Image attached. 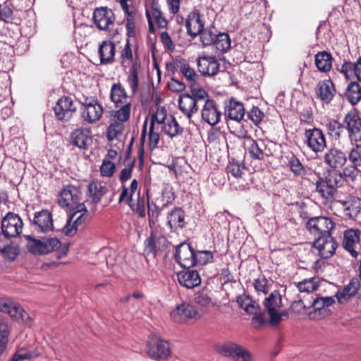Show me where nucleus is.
Listing matches in <instances>:
<instances>
[{
    "label": "nucleus",
    "instance_id": "43",
    "mask_svg": "<svg viewBox=\"0 0 361 361\" xmlns=\"http://www.w3.org/2000/svg\"><path fill=\"white\" fill-rule=\"evenodd\" d=\"M124 130V124L122 122L116 121L112 119L106 130V137L108 140L112 141L121 136Z\"/></svg>",
    "mask_w": 361,
    "mask_h": 361
},
{
    "label": "nucleus",
    "instance_id": "57",
    "mask_svg": "<svg viewBox=\"0 0 361 361\" xmlns=\"http://www.w3.org/2000/svg\"><path fill=\"white\" fill-rule=\"evenodd\" d=\"M13 16V6L8 1L0 4V21L8 23Z\"/></svg>",
    "mask_w": 361,
    "mask_h": 361
},
{
    "label": "nucleus",
    "instance_id": "23",
    "mask_svg": "<svg viewBox=\"0 0 361 361\" xmlns=\"http://www.w3.org/2000/svg\"><path fill=\"white\" fill-rule=\"evenodd\" d=\"M324 162L332 169H339L345 165L347 161L346 154L340 149L331 147L324 157Z\"/></svg>",
    "mask_w": 361,
    "mask_h": 361
},
{
    "label": "nucleus",
    "instance_id": "27",
    "mask_svg": "<svg viewBox=\"0 0 361 361\" xmlns=\"http://www.w3.org/2000/svg\"><path fill=\"white\" fill-rule=\"evenodd\" d=\"M115 54V44L109 40L103 41L98 49V54L100 59V63H112L114 61Z\"/></svg>",
    "mask_w": 361,
    "mask_h": 361
},
{
    "label": "nucleus",
    "instance_id": "3",
    "mask_svg": "<svg viewBox=\"0 0 361 361\" xmlns=\"http://www.w3.org/2000/svg\"><path fill=\"white\" fill-rule=\"evenodd\" d=\"M343 125L352 144L361 142V116L356 110H351L345 115Z\"/></svg>",
    "mask_w": 361,
    "mask_h": 361
},
{
    "label": "nucleus",
    "instance_id": "44",
    "mask_svg": "<svg viewBox=\"0 0 361 361\" xmlns=\"http://www.w3.org/2000/svg\"><path fill=\"white\" fill-rule=\"evenodd\" d=\"M9 333L10 330L7 322L0 318V356L7 347Z\"/></svg>",
    "mask_w": 361,
    "mask_h": 361
},
{
    "label": "nucleus",
    "instance_id": "17",
    "mask_svg": "<svg viewBox=\"0 0 361 361\" xmlns=\"http://www.w3.org/2000/svg\"><path fill=\"white\" fill-rule=\"evenodd\" d=\"M313 246L320 257L328 259L335 253L337 243L332 235H326L317 237Z\"/></svg>",
    "mask_w": 361,
    "mask_h": 361
},
{
    "label": "nucleus",
    "instance_id": "30",
    "mask_svg": "<svg viewBox=\"0 0 361 361\" xmlns=\"http://www.w3.org/2000/svg\"><path fill=\"white\" fill-rule=\"evenodd\" d=\"M110 98L117 107L125 103L130 102L128 99L125 88L119 82L112 85Z\"/></svg>",
    "mask_w": 361,
    "mask_h": 361
},
{
    "label": "nucleus",
    "instance_id": "42",
    "mask_svg": "<svg viewBox=\"0 0 361 361\" xmlns=\"http://www.w3.org/2000/svg\"><path fill=\"white\" fill-rule=\"evenodd\" d=\"M288 166L293 174L298 177H303L306 175L307 171L298 158L292 154L288 157Z\"/></svg>",
    "mask_w": 361,
    "mask_h": 361
},
{
    "label": "nucleus",
    "instance_id": "63",
    "mask_svg": "<svg viewBox=\"0 0 361 361\" xmlns=\"http://www.w3.org/2000/svg\"><path fill=\"white\" fill-rule=\"evenodd\" d=\"M250 119L256 125L259 124L264 118V113L256 106H253L248 112Z\"/></svg>",
    "mask_w": 361,
    "mask_h": 361
},
{
    "label": "nucleus",
    "instance_id": "2",
    "mask_svg": "<svg viewBox=\"0 0 361 361\" xmlns=\"http://www.w3.org/2000/svg\"><path fill=\"white\" fill-rule=\"evenodd\" d=\"M185 254L188 252L189 257H185L182 263V267L190 268L195 264H200L204 265L213 262V254L209 250H201L195 252L192 245L188 242H182V252Z\"/></svg>",
    "mask_w": 361,
    "mask_h": 361
},
{
    "label": "nucleus",
    "instance_id": "61",
    "mask_svg": "<svg viewBox=\"0 0 361 361\" xmlns=\"http://www.w3.org/2000/svg\"><path fill=\"white\" fill-rule=\"evenodd\" d=\"M329 129L330 130H336L335 133L336 140H338V142L340 147H344L345 145L343 141H342L341 138V133L343 131V126L337 121H333L329 124Z\"/></svg>",
    "mask_w": 361,
    "mask_h": 361
},
{
    "label": "nucleus",
    "instance_id": "5",
    "mask_svg": "<svg viewBox=\"0 0 361 361\" xmlns=\"http://www.w3.org/2000/svg\"><path fill=\"white\" fill-rule=\"evenodd\" d=\"M27 248L35 255H44L54 251L60 246V241L56 238L35 239L30 235H27Z\"/></svg>",
    "mask_w": 361,
    "mask_h": 361
},
{
    "label": "nucleus",
    "instance_id": "22",
    "mask_svg": "<svg viewBox=\"0 0 361 361\" xmlns=\"http://www.w3.org/2000/svg\"><path fill=\"white\" fill-rule=\"evenodd\" d=\"M360 287V279L358 278L352 279L347 285L338 289L336 292V297L338 302L343 304L348 302L357 294Z\"/></svg>",
    "mask_w": 361,
    "mask_h": 361
},
{
    "label": "nucleus",
    "instance_id": "14",
    "mask_svg": "<svg viewBox=\"0 0 361 361\" xmlns=\"http://www.w3.org/2000/svg\"><path fill=\"white\" fill-rule=\"evenodd\" d=\"M146 352L153 359H164L170 355L171 349L167 341L152 336L147 343Z\"/></svg>",
    "mask_w": 361,
    "mask_h": 361
},
{
    "label": "nucleus",
    "instance_id": "41",
    "mask_svg": "<svg viewBox=\"0 0 361 361\" xmlns=\"http://www.w3.org/2000/svg\"><path fill=\"white\" fill-rule=\"evenodd\" d=\"M167 224L171 231L176 232L177 234L180 228V208L175 207L168 215Z\"/></svg>",
    "mask_w": 361,
    "mask_h": 361
},
{
    "label": "nucleus",
    "instance_id": "26",
    "mask_svg": "<svg viewBox=\"0 0 361 361\" xmlns=\"http://www.w3.org/2000/svg\"><path fill=\"white\" fill-rule=\"evenodd\" d=\"M331 297H322L315 299L312 303L313 312L310 313V317L314 319H319L327 314V307L334 303Z\"/></svg>",
    "mask_w": 361,
    "mask_h": 361
},
{
    "label": "nucleus",
    "instance_id": "62",
    "mask_svg": "<svg viewBox=\"0 0 361 361\" xmlns=\"http://www.w3.org/2000/svg\"><path fill=\"white\" fill-rule=\"evenodd\" d=\"M166 118V110L164 107H158L154 114H153L151 119V123L154 125L155 122L158 124L164 123Z\"/></svg>",
    "mask_w": 361,
    "mask_h": 361
},
{
    "label": "nucleus",
    "instance_id": "24",
    "mask_svg": "<svg viewBox=\"0 0 361 361\" xmlns=\"http://www.w3.org/2000/svg\"><path fill=\"white\" fill-rule=\"evenodd\" d=\"M90 130L87 128H78L70 135V143L81 149H85L92 143Z\"/></svg>",
    "mask_w": 361,
    "mask_h": 361
},
{
    "label": "nucleus",
    "instance_id": "52",
    "mask_svg": "<svg viewBox=\"0 0 361 361\" xmlns=\"http://www.w3.org/2000/svg\"><path fill=\"white\" fill-rule=\"evenodd\" d=\"M146 15L148 23H153L151 15L154 18L156 23H168V21L162 16V13L159 8V4H157V6L151 5V13L148 9H147Z\"/></svg>",
    "mask_w": 361,
    "mask_h": 361
},
{
    "label": "nucleus",
    "instance_id": "53",
    "mask_svg": "<svg viewBox=\"0 0 361 361\" xmlns=\"http://www.w3.org/2000/svg\"><path fill=\"white\" fill-rule=\"evenodd\" d=\"M253 286L258 293L267 294L271 289V283L264 276L255 279Z\"/></svg>",
    "mask_w": 361,
    "mask_h": 361
},
{
    "label": "nucleus",
    "instance_id": "45",
    "mask_svg": "<svg viewBox=\"0 0 361 361\" xmlns=\"http://www.w3.org/2000/svg\"><path fill=\"white\" fill-rule=\"evenodd\" d=\"M121 108L116 111L113 114V120L124 122L128 121L131 111V102L125 103L120 105Z\"/></svg>",
    "mask_w": 361,
    "mask_h": 361
},
{
    "label": "nucleus",
    "instance_id": "19",
    "mask_svg": "<svg viewBox=\"0 0 361 361\" xmlns=\"http://www.w3.org/2000/svg\"><path fill=\"white\" fill-rule=\"evenodd\" d=\"M32 224L37 231L42 233H48L54 230L52 214L47 209L35 212Z\"/></svg>",
    "mask_w": 361,
    "mask_h": 361
},
{
    "label": "nucleus",
    "instance_id": "33",
    "mask_svg": "<svg viewBox=\"0 0 361 361\" xmlns=\"http://www.w3.org/2000/svg\"><path fill=\"white\" fill-rule=\"evenodd\" d=\"M333 58L326 51L318 52L314 56V63L317 69L324 73L329 71L332 66Z\"/></svg>",
    "mask_w": 361,
    "mask_h": 361
},
{
    "label": "nucleus",
    "instance_id": "9",
    "mask_svg": "<svg viewBox=\"0 0 361 361\" xmlns=\"http://www.w3.org/2000/svg\"><path fill=\"white\" fill-rule=\"evenodd\" d=\"M237 302L247 314H253L252 324L255 328H259L265 323L259 305L250 297L245 295L239 296Z\"/></svg>",
    "mask_w": 361,
    "mask_h": 361
},
{
    "label": "nucleus",
    "instance_id": "4",
    "mask_svg": "<svg viewBox=\"0 0 361 361\" xmlns=\"http://www.w3.org/2000/svg\"><path fill=\"white\" fill-rule=\"evenodd\" d=\"M207 97V94L204 90L192 86L190 94H182V113L190 119L192 115L197 111V102Z\"/></svg>",
    "mask_w": 361,
    "mask_h": 361
},
{
    "label": "nucleus",
    "instance_id": "40",
    "mask_svg": "<svg viewBox=\"0 0 361 361\" xmlns=\"http://www.w3.org/2000/svg\"><path fill=\"white\" fill-rule=\"evenodd\" d=\"M145 198H140L139 192L137 193V199L132 197L128 198V204L129 207L142 218L145 216Z\"/></svg>",
    "mask_w": 361,
    "mask_h": 361
},
{
    "label": "nucleus",
    "instance_id": "15",
    "mask_svg": "<svg viewBox=\"0 0 361 361\" xmlns=\"http://www.w3.org/2000/svg\"><path fill=\"white\" fill-rule=\"evenodd\" d=\"M82 197V192L78 187L68 185L64 186L59 193V204L62 207H73L78 205Z\"/></svg>",
    "mask_w": 361,
    "mask_h": 361
},
{
    "label": "nucleus",
    "instance_id": "6",
    "mask_svg": "<svg viewBox=\"0 0 361 361\" xmlns=\"http://www.w3.org/2000/svg\"><path fill=\"white\" fill-rule=\"evenodd\" d=\"M81 117L86 123L94 124L101 119L104 114V108L97 99L87 98L81 102Z\"/></svg>",
    "mask_w": 361,
    "mask_h": 361
},
{
    "label": "nucleus",
    "instance_id": "58",
    "mask_svg": "<svg viewBox=\"0 0 361 361\" xmlns=\"http://www.w3.org/2000/svg\"><path fill=\"white\" fill-rule=\"evenodd\" d=\"M182 314L186 318L194 319L195 320L202 316V314L200 313L195 307L185 304H182Z\"/></svg>",
    "mask_w": 361,
    "mask_h": 361
},
{
    "label": "nucleus",
    "instance_id": "38",
    "mask_svg": "<svg viewBox=\"0 0 361 361\" xmlns=\"http://www.w3.org/2000/svg\"><path fill=\"white\" fill-rule=\"evenodd\" d=\"M345 207V215L350 218L356 217L361 212V199L357 197H352L348 202L343 204Z\"/></svg>",
    "mask_w": 361,
    "mask_h": 361
},
{
    "label": "nucleus",
    "instance_id": "35",
    "mask_svg": "<svg viewBox=\"0 0 361 361\" xmlns=\"http://www.w3.org/2000/svg\"><path fill=\"white\" fill-rule=\"evenodd\" d=\"M182 286L187 288H192L199 286L201 283V279L198 272L195 270L187 269L185 271H182Z\"/></svg>",
    "mask_w": 361,
    "mask_h": 361
},
{
    "label": "nucleus",
    "instance_id": "47",
    "mask_svg": "<svg viewBox=\"0 0 361 361\" xmlns=\"http://www.w3.org/2000/svg\"><path fill=\"white\" fill-rule=\"evenodd\" d=\"M357 166H355L354 164L346 166L343 172L338 176V179L343 177L346 181H355L361 173Z\"/></svg>",
    "mask_w": 361,
    "mask_h": 361
},
{
    "label": "nucleus",
    "instance_id": "37",
    "mask_svg": "<svg viewBox=\"0 0 361 361\" xmlns=\"http://www.w3.org/2000/svg\"><path fill=\"white\" fill-rule=\"evenodd\" d=\"M73 212L69 216L70 221L78 228L85 220V215L87 213L85 205L83 203L78 204L73 209Z\"/></svg>",
    "mask_w": 361,
    "mask_h": 361
},
{
    "label": "nucleus",
    "instance_id": "20",
    "mask_svg": "<svg viewBox=\"0 0 361 361\" xmlns=\"http://www.w3.org/2000/svg\"><path fill=\"white\" fill-rule=\"evenodd\" d=\"M221 112L216 102L212 99H207L202 109V118L204 121L210 126H215L219 123Z\"/></svg>",
    "mask_w": 361,
    "mask_h": 361
},
{
    "label": "nucleus",
    "instance_id": "34",
    "mask_svg": "<svg viewBox=\"0 0 361 361\" xmlns=\"http://www.w3.org/2000/svg\"><path fill=\"white\" fill-rule=\"evenodd\" d=\"M92 19L93 23H114V14L106 6L97 7L94 10Z\"/></svg>",
    "mask_w": 361,
    "mask_h": 361
},
{
    "label": "nucleus",
    "instance_id": "16",
    "mask_svg": "<svg viewBox=\"0 0 361 361\" xmlns=\"http://www.w3.org/2000/svg\"><path fill=\"white\" fill-rule=\"evenodd\" d=\"M338 186V179L336 174H329L324 178H320L316 183L317 191L326 200L332 198Z\"/></svg>",
    "mask_w": 361,
    "mask_h": 361
},
{
    "label": "nucleus",
    "instance_id": "11",
    "mask_svg": "<svg viewBox=\"0 0 361 361\" xmlns=\"http://www.w3.org/2000/svg\"><path fill=\"white\" fill-rule=\"evenodd\" d=\"M304 142L313 152H322L326 147V140L323 132L317 128L305 130Z\"/></svg>",
    "mask_w": 361,
    "mask_h": 361
},
{
    "label": "nucleus",
    "instance_id": "56",
    "mask_svg": "<svg viewBox=\"0 0 361 361\" xmlns=\"http://www.w3.org/2000/svg\"><path fill=\"white\" fill-rule=\"evenodd\" d=\"M349 160L355 166H361V145L355 142L353 148L349 152Z\"/></svg>",
    "mask_w": 361,
    "mask_h": 361
},
{
    "label": "nucleus",
    "instance_id": "28",
    "mask_svg": "<svg viewBox=\"0 0 361 361\" xmlns=\"http://www.w3.org/2000/svg\"><path fill=\"white\" fill-rule=\"evenodd\" d=\"M7 310L4 313H7L10 317L16 320L21 321L23 323L29 324L31 321L30 315L18 304L8 300L7 302Z\"/></svg>",
    "mask_w": 361,
    "mask_h": 361
},
{
    "label": "nucleus",
    "instance_id": "31",
    "mask_svg": "<svg viewBox=\"0 0 361 361\" xmlns=\"http://www.w3.org/2000/svg\"><path fill=\"white\" fill-rule=\"evenodd\" d=\"M226 114L230 119L240 121L245 115V109L243 104L231 99L226 106Z\"/></svg>",
    "mask_w": 361,
    "mask_h": 361
},
{
    "label": "nucleus",
    "instance_id": "39",
    "mask_svg": "<svg viewBox=\"0 0 361 361\" xmlns=\"http://www.w3.org/2000/svg\"><path fill=\"white\" fill-rule=\"evenodd\" d=\"M212 44L218 51L224 53L231 48V39L227 33L219 32L217 33Z\"/></svg>",
    "mask_w": 361,
    "mask_h": 361
},
{
    "label": "nucleus",
    "instance_id": "49",
    "mask_svg": "<svg viewBox=\"0 0 361 361\" xmlns=\"http://www.w3.org/2000/svg\"><path fill=\"white\" fill-rule=\"evenodd\" d=\"M162 129L164 133L171 137H173L178 135L179 131V125L174 117L171 116L170 118L167 120V122L164 124Z\"/></svg>",
    "mask_w": 361,
    "mask_h": 361
},
{
    "label": "nucleus",
    "instance_id": "8",
    "mask_svg": "<svg viewBox=\"0 0 361 361\" xmlns=\"http://www.w3.org/2000/svg\"><path fill=\"white\" fill-rule=\"evenodd\" d=\"M306 227L312 235L321 237L331 235V232L335 228V224L328 217L317 216L309 219Z\"/></svg>",
    "mask_w": 361,
    "mask_h": 361
},
{
    "label": "nucleus",
    "instance_id": "7",
    "mask_svg": "<svg viewBox=\"0 0 361 361\" xmlns=\"http://www.w3.org/2000/svg\"><path fill=\"white\" fill-rule=\"evenodd\" d=\"M243 146L252 159L263 160L271 154L265 142L262 140H253L245 134L243 135Z\"/></svg>",
    "mask_w": 361,
    "mask_h": 361
},
{
    "label": "nucleus",
    "instance_id": "54",
    "mask_svg": "<svg viewBox=\"0 0 361 361\" xmlns=\"http://www.w3.org/2000/svg\"><path fill=\"white\" fill-rule=\"evenodd\" d=\"M121 60L123 66H130L133 62V53L129 40L127 41L121 53Z\"/></svg>",
    "mask_w": 361,
    "mask_h": 361
},
{
    "label": "nucleus",
    "instance_id": "46",
    "mask_svg": "<svg viewBox=\"0 0 361 361\" xmlns=\"http://www.w3.org/2000/svg\"><path fill=\"white\" fill-rule=\"evenodd\" d=\"M39 356V353L36 349L29 350L25 348H20L13 355L10 361H23L25 360H30Z\"/></svg>",
    "mask_w": 361,
    "mask_h": 361
},
{
    "label": "nucleus",
    "instance_id": "21",
    "mask_svg": "<svg viewBox=\"0 0 361 361\" xmlns=\"http://www.w3.org/2000/svg\"><path fill=\"white\" fill-rule=\"evenodd\" d=\"M199 71L204 75L213 76L219 69V63L214 56L202 55L198 57Z\"/></svg>",
    "mask_w": 361,
    "mask_h": 361
},
{
    "label": "nucleus",
    "instance_id": "10",
    "mask_svg": "<svg viewBox=\"0 0 361 361\" xmlns=\"http://www.w3.org/2000/svg\"><path fill=\"white\" fill-rule=\"evenodd\" d=\"M1 227L5 237L16 238L22 233L23 223L17 214L8 212L1 220Z\"/></svg>",
    "mask_w": 361,
    "mask_h": 361
},
{
    "label": "nucleus",
    "instance_id": "18",
    "mask_svg": "<svg viewBox=\"0 0 361 361\" xmlns=\"http://www.w3.org/2000/svg\"><path fill=\"white\" fill-rule=\"evenodd\" d=\"M76 111L73 100L68 97L59 99L54 107L55 116L59 121H68Z\"/></svg>",
    "mask_w": 361,
    "mask_h": 361
},
{
    "label": "nucleus",
    "instance_id": "60",
    "mask_svg": "<svg viewBox=\"0 0 361 361\" xmlns=\"http://www.w3.org/2000/svg\"><path fill=\"white\" fill-rule=\"evenodd\" d=\"M116 169L115 164L110 160L105 158L103 160L102 164L100 166V172L102 176L106 177H111L113 176Z\"/></svg>",
    "mask_w": 361,
    "mask_h": 361
},
{
    "label": "nucleus",
    "instance_id": "50",
    "mask_svg": "<svg viewBox=\"0 0 361 361\" xmlns=\"http://www.w3.org/2000/svg\"><path fill=\"white\" fill-rule=\"evenodd\" d=\"M182 74L184 75L185 78L190 83V87H200L198 85H197V80L199 78L198 75L195 73V70L190 68L187 64H182Z\"/></svg>",
    "mask_w": 361,
    "mask_h": 361
},
{
    "label": "nucleus",
    "instance_id": "36",
    "mask_svg": "<svg viewBox=\"0 0 361 361\" xmlns=\"http://www.w3.org/2000/svg\"><path fill=\"white\" fill-rule=\"evenodd\" d=\"M345 97L352 105H356L361 100V87L356 82H350L345 90Z\"/></svg>",
    "mask_w": 361,
    "mask_h": 361
},
{
    "label": "nucleus",
    "instance_id": "29",
    "mask_svg": "<svg viewBox=\"0 0 361 361\" xmlns=\"http://www.w3.org/2000/svg\"><path fill=\"white\" fill-rule=\"evenodd\" d=\"M335 89L334 84L330 80H325L318 82L316 87V93L319 98L323 102H329L334 95Z\"/></svg>",
    "mask_w": 361,
    "mask_h": 361
},
{
    "label": "nucleus",
    "instance_id": "48",
    "mask_svg": "<svg viewBox=\"0 0 361 361\" xmlns=\"http://www.w3.org/2000/svg\"><path fill=\"white\" fill-rule=\"evenodd\" d=\"M238 345L232 342L225 343L219 345L216 350L221 355L233 359Z\"/></svg>",
    "mask_w": 361,
    "mask_h": 361
},
{
    "label": "nucleus",
    "instance_id": "25",
    "mask_svg": "<svg viewBox=\"0 0 361 361\" xmlns=\"http://www.w3.org/2000/svg\"><path fill=\"white\" fill-rule=\"evenodd\" d=\"M360 231L355 229L347 230L343 234V246L353 257L358 255L357 248L360 243Z\"/></svg>",
    "mask_w": 361,
    "mask_h": 361
},
{
    "label": "nucleus",
    "instance_id": "55",
    "mask_svg": "<svg viewBox=\"0 0 361 361\" xmlns=\"http://www.w3.org/2000/svg\"><path fill=\"white\" fill-rule=\"evenodd\" d=\"M317 283L314 279H306L301 282H299L297 287L301 293H312L317 290Z\"/></svg>",
    "mask_w": 361,
    "mask_h": 361
},
{
    "label": "nucleus",
    "instance_id": "51",
    "mask_svg": "<svg viewBox=\"0 0 361 361\" xmlns=\"http://www.w3.org/2000/svg\"><path fill=\"white\" fill-rule=\"evenodd\" d=\"M127 81L132 92L135 93L138 89V73L136 64L132 63Z\"/></svg>",
    "mask_w": 361,
    "mask_h": 361
},
{
    "label": "nucleus",
    "instance_id": "13",
    "mask_svg": "<svg viewBox=\"0 0 361 361\" xmlns=\"http://www.w3.org/2000/svg\"><path fill=\"white\" fill-rule=\"evenodd\" d=\"M187 31L192 37L200 35V40L203 45L207 46L213 44L217 35L214 26L209 25L204 27V24H185Z\"/></svg>",
    "mask_w": 361,
    "mask_h": 361
},
{
    "label": "nucleus",
    "instance_id": "64",
    "mask_svg": "<svg viewBox=\"0 0 361 361\" xmlns=\"http://www.w3.org/2000/svg\"><path fill=\"white\" fill-rule=\"evenodd\" d=\"M134 167L133 163H128L121 171L119 180L122 184H124L131 178L132 171Z\"/></svg>",
    "mask_w": 361,
    "mask_h": 361
},
{
    "label": "nucleus",
    "instance_id": "1",
    "mask_svg": "<svg viewBox=\"0 0 361 361\" xmlns=\"http://www.w3.org/2000/svg\"><path fill=\"white\" fill-rule=\"evenodd\" d=\"M263 305L265 312L269 316L271 324H278L280 322L288 317V312L283 307L282 297L279 291L274 290L271 293L264 299Z\"/></svg>",
    "mask_w": 361,
    "mask_h": 361
},
{
    "label": "nucleus",
    "instance_id": "32",
    "mask_svg": "<svg viewBox=\"0 0 361 361\" xmlns=\"http://www.w3.org/2000/svg\"><path fill=\"white\" fill-rule=\"evenodd\" d=\"M88 196L94 204L100 202L102 197L106 193V187L101 182L92 181L87 187Z\"/></svg>",
    "mask_w": 361,
    "mask_h": 361
},
{
    "label": "nucleus",
    "instance_id": "59",
    "mask_svg": "<svg viewBox=\"0 0 361 361\" xmlns=\"http://www.w3.org/2000/svg\"><path fill=\"white\" fill-rule=\"evenodd\" d=\"M252 356L249 350L238 345L237 349L233 357L234 361H251Z\"/></svg>",
    "mask_w": 361,
    "mask_h": 361
},
{
    "label": "nucleus",
    "instance_id": "12",
    "mask_svg": "<svg viewBox=\"0 0 361 361\" xmlns=\"http://www.w3.org/2000/svg\"><path fill=\"white\" fill-rule=\"evenodd\" d=\"M167 246L166 238L159 229L154 228L145 241V252L147 255H152L153 257H156L157 254L164 251Z\"/></svg>",
    "mask_w": 361,
    "mask_h": 361
}]
</instances>
